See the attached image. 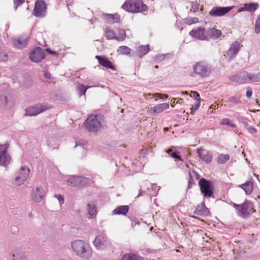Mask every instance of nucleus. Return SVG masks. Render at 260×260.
Masks as SVG:
<instances>
[{
	"label": "nucleus",
	"mask_w": 260,
	"mask_h": 260,
	"mask_svg": "<svg viewBox=\"0 0 260 260\" xmlns=\"http://www.w3.org/2000/svg\"><path fill=\"white\" fill-rule=\"evenodd\" d=\"M104 117L101 114L90 115L84 122L85 128L88 132H97L102 126L106 125Z\"/></svg>",
	"instance_id": "obj_1"
},
{
	"label": "nucleus",
	"mask_w": 260,
	"mask_h": 260,
	"mask_svg": "<svg viewBox=\"0 0 260 260\" xmlns=\"http://www.w3.org/2000/svg\"><path fill=\"white\" fill-rule=\"evenodd\" d=\"M125 11L131 13L143 12L147 11L148 7L141 0L126 1L122 5Z\"/></svg>",
	"instance_id": "obj_2"
},
{
	"label": "nucleus",
	"mask_w": 260,
	"mask_h": 260,
	"mask_svg": "<svg viewBox=\"0 0 260 260\" xmlns=\"http://www.w3.org/2000/svg\"><path fill=\"white\" fill-rule=\"evenodd\" d=\"M71 245L76 254L82 257H87L91 254L89 245L83 240H75L72 242Z\"/></svg>",
	"instance_id": "obj_3"
},
{
	"label": "nucleus",
	"mask_w": 260,
	"mask_h": 260,
	"mask_svg": "<svg viewBox=\"0 0 260 260\" xmlns=\"http://www.w3.org/2000/svg\"><path fill=\"white\" fill-rule=\"evenodd\" d=\"M231 80L240 84H243L247 83L249 81H258L260 80V77L244 72L238 75L232 77Z\"/></svg>",
	"instance_id": "obj_4"
},
{
	"label": "nucleus",
	"mask_w": 260,
	"mask_h": 260,
	"mask_svg": "<svg viewBox=\"0 0 260 260\" xmlns=\"http://www.w3.org/2000/svg\"><path fill=\"white\" fill-rule=\"evenodd\" d=\"M234 207L238 211V215L243 217L248 216L254 211L252 204L248 201H245L243 204L240 205L234 204Z\"/></svg>",
	"instance_id": "obj_5"
},
{
	"label": "nucleus",
	"mask_w": 260,
	"mask_h": 260,
	"mask_svg": "<svg viewBox=\"0 0 260 260\" xmlns=\"http://www.w3.org/2000/svg\"><path fill=\"white\" fill-rule=\"evenodd\" d=\"M51 108V107L50 106L38 104L27 108L26 109L25 115L35 116Z\"/></svg>",
	"instance_id": "obj_6"
},
{
	"label": "nucleus",
	"mask_w": 260,
	"mask_h": 260,
	"mask_svg": "<svg viewBox=\"0 0 260 260\" xmlns=\"http://www.w3.org/2000/svg\"><path fill=\"white\" fill-rule=\"evenodd\" d=\"M190 35L193 38L201 40H207L209 39L208 29H206L204 27H198L192 29L189 32Z\"/></svg>",
	"instance_id": "obj_7"
},
{
	"label": "nucleus",
	"mask_w": 260,
	"mask_h": 260,
	"mask_svg": "<svg viewBox=\"0 0 260 260\" xmlns=\"http://www.w3.org/2000/svg\"><path fill=\"white\" fill-rule=\"evenodd\" d=\"M47 5L43 0H38L36 2L33 14L37 17H43L45 16Z\"/></svg>",
	"instance_id": "obj_8"
},
{
	"label": "nucleus",
	"mask_w": 260,
	"mask_h": 260,
	"mask_svg": "<svg viewBox=\"0 0 260 260\" xmlns=\"http://www.w3.org/2000/svg\"><path fill=\"white\" fill-rule=\"evenodd\" d=\"M202 193L205 197H210L213 193V185L211 183L205 179H202L199 181Z\"/></svg>",
	"instance_id": "obj_9"
},
{
	"label": "nucleus",
	"mask_w": 260,
	"mask_h": 260,
	"mask_svg": "<svg viewBox=\"0 0 260 260\" xmlns=\"http://www.w3.org/2000/svg\"><path fill=\"white\" fill-rule=\"evenodd\" d=\"M8 145H0V165L6 166L9 164L11 157L8 153Z\"/></svg>",
	"instance_id": "obj_10"
},
{
	"label": "nucleus",
	"mask_w": 260,
	"mask_h": 260,
	"mask_svg": "<svg viewBox=\"0 0 260 260\" xmlns=\"http://www.w3.org/2000/svg\"><path fill=\"white\" fill-rule=\"evenodd\" d=\"M30 173L29 169L25 166L22 167L15 178L16 184L19 185L26 180Z\"/></svg>",
	"instance_id": "obj_11"
},
{
	"label": "nucleus",
	"mask_w": 260,
	"mask_h": 260,
	"mask_svg": "<svg viewBox=\"0 0 260 260\" xmlns=\"http://www.w3.org/2000/svg\"><path fill=\"white\" fill-rule=\"evenodd\" d=\"M193 71L194 73L203 77L208 76L210 72L209 68L202 62L197 63L193 67Z\"/></svg>",
	"instance_id": "obj_12"
},
{
	"label": "nucleus",
	"mask_w": 260,
	"mask_h": 260,
	"mask_svg": "<svg viewBox=\"0 0 260 260\" xmlns=\"http://www.w3.org/2000/svg\"><path fill=\"white\" fill-rule=\"evenodd\" d=\"M45 58V52L41 47L35 48L29 54V58L35 62L41 61Z\"/></svg>",
	"instance_id": "obj_13"
},
{
	"label": "nucleus",
	"mask_w": 260,
	"mask_h": 260,
	"mask_svg": "<svg viewBox=\"0 0 260 260\" xmlns=\"http://www.w3.org/2000/svg\"><path fill=\"white\" fill-rule=\"evenodd\" d=\"M93 243L98 249H104L110 245V242L107 237L101 235L96 236Z\"/></svg>",
	"instance_id": "obj_14"
},
{
	"label": "nucleus",
	"mask_w": 260,
	"mask_h": 260,
	"mask_svg": "<svg viewBox=\"0 0 260 260\" xmlns=\"http://www.w3.org/2000/svg\"><path fill=\"white\" fill-rule=\"evenodd\" d=\"M234 6L227 7H214L209 12V15L214 17L222 16L229 12Z\"/></svg>",
	"instance_id": "obj_15"
},
{
	"label": "nucleus",
	"mask_w": 260,
	"mask_h": 260,
	"mask_svg": "<svg viewBox=\"0 0 260 260\" xmlns=\"http://www.w3.org/2000/svg\"><path fill=\"white\" fill-rule=\"evenodd\" d=\"M169 105L168 103L160 104L149 108L147 112L150 114H158L169 109Z\"/></svg>",
	"instance_id": "obj_16"
},
{
	"label": "nucleus",
	"mask_w": 260,
	"mask_h": 260,
	"mask_svg": "<svg viewBox=\"0 0 260 260\" xmlns=\"http://www.w3.org/2000/svg\"><path fill=\"white\" fill-rule=\"evenodd\" d=\"M240 47L241 45L239 42H234L231 45L230 48L228 50L226 54H224V56L228 57L229 59H231L234 57L235 55L238 53Z\"/></svg>",
	"instance_id": "obj_17"
},
{
	"label": "nucleus",
	"mask_w": 260,
	"mask_h": 260,
	"mask_svg": "<svg viewBox=\"0 0 260 260\" xmlns=\"http://www.w3.org/2000/svg\"><path fill=\"white\" fill-rule=\"evenodd\" d=\"M197 152L200 158L206 163H209L212 159V153L204 149L200 148L198 149Z\"/></svg>",
	"instance_id": "obj_18"
},
{
	"label": "nucleus",
	"mask_w": 260,
	"mask_h": 260,
	"mask_svg": "<svg viewBox=\"0 0 260 260\" xmlns=\"http://www.w3.org/2000/svg\"><path fill=\"white\" fill-rule=\"evenodd\" d=\"M258 6L259 5L257 3L245 4L243 7L238 9V12L248 11L249 12H253L257 9Z\"/></svg>",
	"instance_id": "obj_19"
},
{
	"label": "nucleus",
	"mask_w": 260,
	"mask_h": 260,
	"mask_svg": "<svg viewBox=\"0 0 260 260\" xmlns=\"http://www.w3.org/2000/svg\"><path fill=\"white\" fill-rule=\"evenodd\" d=\"M44 197V189L42 187H37L33 191L32 197L36 202L40 203Z\"/></svg>",
	"instance_id": "obj_20"
},
{
	"label": "nucleus",
	"mask_w": 260,
	"mask_h": 260,
	"mask_svg": "<svg viewBox=\"0 0 260 260\" xmlns=\"http://www.w3.org/2000/svg\"><path fill=\"white\" fill-rule=\"evenodd\" d=\"M95 58L98 60L99 63L107 68L114 69L112 62L110 61L107 57L101 56H96Z\"/></svg>",
	"instance_id": "obj_21"
},
{
	"label": "nucleus",
	"mask_w": 260,
	"mask_h": 260,
	"mask_svg": "<svg viewBox=\"0 0 260 260\" xmlns=\"http://www.w3.org/2000/svg\"><path fill=\"white\" fill-rule=\"evenodd\" d=\"M27 37H20L18 39H14L13 41V44L15 47L20 49L24 48L27 45Z\"/></svg>",
	"instance_id": "obj_22"
},
{
	"label": "nucleus",
	"mask_w": 260,
	"mask_h": 260,
	"mask_svg": "<svg viewBox=\"0 0 260 260\" xmlns=\"http://www.w3.org/2000/svg\"><path fill=\"white\" fill-rule=\"evenodd\" d=\"M188 8H190V10L193 12H196L200 9L201 11H203L204 7L203 6H200L196 2H191L188 4L187 6Z\"/></svg>",
	"instance_id": "obj_23"
},
{
	"label": "nucleus",
	"mask_w": 260,
	"mask_h": 260,
	"mask_svg": "<svg viewBox=\"0 0 260 260\" xmlns=\"http://www.w3.org/2000/svg\"><path fill=\"white\" fill-rule=\"evenodd\" d=\"M208 34L209 39H216L221 36L222 32L219 29L212 28L208 29Z\"/></svg>",
	"instance_id": "obj_24"
},
{
	"label": "nucleus",
	"mask_w": 260,
	"mask_h": 260,
	"mask_svg": "<svg viewBox=\"0 0 260 260\" xmlns=\"http://www.w3.org/2000/svg\"><path fill=\"white\" fill-rule=\"evenodd\" d=\"M194 212L195 214L198 215H207L208 212V210L206 208L204 204H201L197 207Z\"/></svg>",
	"instance_id": "obj_25"
},
{
	"label": "nucleus",
	"mask_w": 260,
	"mask_h": 260,
	"mask_svg": "<svg viewBox=\"0 0 260 260\" xmlns=\"http://www.w3.org/2000/svg\"><path fill=\"white\" fill-rule=\"evenodd\" d=\"M150 50L148 45L140 46L138 47L137 50V54L140 57L143 56L147 53Z\"/></svg>",
	"instance_id": "obj_26"
},
{
	"label": "nucleus",
	"mask_w": 260,
	"mask_h": 260,
	"mask_svg": "<svg viewBox=\"0 0 260 260\" xmlns=\"http://www.w3.org/2000/svg\"><path fill=\"white\" fill-rule=\"evenodd\" d=\"M80 176H73L68 181V185L72 187L80 185Z\"/></svg>",
	"instance_id": "obj_27"
},
{
	"label": "nucleus",
	"mask_w": 260,
	"mask_h": 260,
	"mask_svg": "<svg viewBox=\"0 0 260 260\" xmlns=\"http://www.w3.org/2000/svg\"><path fill=\"white\" fill-rule=\"evenodd\" d=\"M253 184L251 181H248L241 186L247 194H250L253 190Z\"/></svg>",
	"instance_id": "obj_28"
},
{
	"label": "nucleus",
	"mask_w": 260,
	"mask_h": 260,
	"mask_svg": "<svg viewBox=\"0 0 260 260\" xmlns=\"http://www.w3.org/2000/svg\"><path fill=\"white\" fill-rule=\"evenodd\" d=\"M129 207L128 206H120L115 209V214L125 215L128 212Z\"/></svg>",
	"instance_id": "obj_29"
},
{
	"label": "nucleus",
	"mask_w": 260,
	"mask_h": 260,
	"mask_svg": "<svg viewBox=\"0 0 260 260\" xmlns=\"http://www.w3.org/2000/svg\"><path fill=\"white\" fill-rule=\"evenodd\" d=\"M126 37L125 31L123 29H118L115 35V39L118 41H123Z\"/></svg>",
	"instance_id": "obj_30"
},
{
	"label": "nucleus",
	"mask_w": 260,
	"mask_h": 260,
	"mask_svg": "<svg viewBox=\"0 0 260 260\" xmlns=\"http://www.w3.org/2000/svg\"><path fill=\"white\" fill-rule=\"evenodd\" d=\"M121 260H143L142 258L133 254L124 255Z\"/></svg>",
	"instance_id": "obj_31"
},
{
	"label": "nucleus",
	"mask_w": 260,
	"mask_h": 260,
	"mask_svg": "<svg viewBox=\"0 0 260 260\" xmlns=\"http://www.w3.org/2000/svg\"><path fill=\"white\" fill-rule=\"evenodd\" d=\"M88 211L91 216H93L96 214V208L93 204H89L88 205Z\"/></svg>",
	"instance_id": "obj_32"
},
{
	"label": "nucleus",
	"mask_w": 260,
	"mask_h": 260,
	"mask_svg": "<svg viewBox=\"0 0 260 260\" xmlns=\"http://www.w3.org/2000/svg\"><path fill=\"white\" fill-rule=\"evenodd\" d=\"M130 49L126 46L120 47L118 50L117 52L119 54H128L130 53Z\"/></svg>",
	"instance_id": "obj_33"
},
{
	"label": "nucleus",
	"mask_w": 260,
	"mask_h": 260,
	"mask_svg": "<svg viewBox=\"0 0 260 260\" xmlns=\"http://www.w3.org/2000/svg\"><path fill=\"white\" fill-rule=\"evenodd\" d=\"M220 124L221 125H228L233 128L236 127L235 124L232 121L228 118L222 119L220 122Z\"/></svg>",
	"instance_id": "obj_34"
},
{
	"label": "nucleus",
	"mask_w": 260,
	"mask_h": 260,
	"mask_svg": "<svg viewBox=\"0 0 260 260\" xmlns=\"http://www.w3.org/2000/svg\"><path fill=\"white\" fill-rule=\"evenodd\" d=\"M230 158V156L227 154H220L217 158V162L222 164L226 162Z\"/></svg>",
	"instance_id": "obj_35"
},
{
	"label": "nucleus",
	"mask_w": 260,
	"mask_h": 260,
	"mask_svg": "<svg viewBox=\"0 0 260 260\" xmlns=\"http://www.w3.org/2000/svg\"><path fill=\"white\" fill-rule=\"evenodd\" d=\"M90 88V86L86 87L83 84H79L78 86V90L80 96L85 95L87 89Z\"/></svg>",
	"instance_id": "obj_36"
},
{
	"label": "nucleus",
	"mask_w": 260,
	"mask_h": 260,
	"mask_svg": "<svg viewBox=\"0 0 260 260\" xmlns=\"http://www.w3.org/2000/svg\"><path fill=\"white\" fill-rule=\"evenodd\" d=\"M167 153H168L171 157L174 158L182 160L181 158L178 154L176 152H173L172 149H169L166 151Z\"/></svg>",
	"instance_id": "obj_37"
},
{
	"label": "nucleus",
	"mask_w": 260,
	"mask_h": 260,
	"mask_svg": "<svg viewBox=\"0 0 260 260\" xmlns=\"http://www.w3.org/2000/svg\"><path fill=\"white\" fill-rule=\"evenodd\" d=\"M80 185H83L88 183H90L91 182V180L87 178L80 176Z\"/></svg>",
	"instance_id": "obj_38"
},
{
	"label": "nucleus",
	"mask_w": 260,
	"mask_h": 260,
	"mask_svg": "<svg viewBox=\"0 0 260 260\" xmlns=\"http://www.w3.org/2000/svg\"><path fill=\"white\" fill-rule=\"evenodd\" d=\"M255 32L256 34H260V15L258 16L255 22Z\"/></svg>",
	"instance_id": "obj_39"
},
{
	"label": "nucleus",
	"mask_w": 260,
	"mask_h": 260,
	"mask_svg": "<svg viewBox=\"0 0 260 260\" xmlns=\"http://www.w3.org/2000/svg\"><path fill=\"white\" fill-rule=\"evenodd\" d=\"M106 37L109 40H111L114 38V32L112 30H108L106 31Z\"/></svg>",
	"instance_id": "obj_40"
},
{
	"label": "nucleus",
	"mask_w": 260,
	"mask_h": 260,
	"mask_svg": "<svg viewBox=\"0 0 260 260\" xmlns=\"http://www.w3.org/2000/svg\"><path fill=\"white\" fill-rule=\"evenodd\" d=\"M25 0H15L14 1V4L15 7V9H17L18 6L23 4Z\"/></svg>",
	"instance_id": "obj_41"
},
{
	"label": "nucleus",
	"mask_w": 260,
	"mask_h": 260,
	"mask_svg": "<svg viewBox=\"0 0 260 260\" xmlns=\"http://www.w3.org/2000/svg\"><path fill=\"white\" fill-rule=\"evenodd\" d=\"M200 107V102H197V103L195 104L194 106L192 108H190L191 113L193 114Z\"/></svg>",
	"instance_id": "obj_42"
},
{
	"label": "nucleus",
	"mask_w": 260,
	"mask_h": 260,
	"mask_svg": "<svg viewBox=\"0 0 260 260\" xmlns=\"http://www.w3.org/2000/svg\"><path fill=\"white\" fill-rule=\"evenodd\" d=\"M55 197L56 198H57V199L58 200L59 202L60 205H61L62 204H63V203H64V198H63V197L61 195H60V194L55 195Z\"/></svg>",
	"instance_id": "obj_43"
},
{
	"label": "nucleus",
	"mask_w": 260,
	"mask_h": 260,
	"mask_svg": "<svg viewBox=\"0 0 260 260\" xmlns=\"http://www.w3.org/2000/svg\"><path fill=\"white\" fill-rule=\"evenodd\" d=\"M192 94L193 95V96L197 101V102H199L200 100V96L199 94L196 91L192 92Z\"/></svg>",
	"instance_id": "obj_44"
},
{
	"label": "nucleus",
	"mask_w": 260,
	"mask_h": 260,
	"mask_svg": "<svg viewBox=\"0 0 260 260\" xmlns=\"http://www.w3.org/2000/svg\"><path fill=\"white\" fill-rule=\"evenodd\" d=\"M248 131H249V132H250L251 134H254V133H256V129L255 128L252 127H249L248 128Z\"/></svg>",
	"instance_id": "obj_45"
},
{
	"label": "nucleus",
	"mask_w": 260,
	"mask_h": 260,
	"mask_svg": "<svg viewBox=\"0 0 260 260\" xmlns=\"http://www.w3.org/2000/svg\"><path fill=\"white\" fill-rule=\"evenodd\" d=\"M252 91L250 89H248L246 92V96L248 98H250L252 95Z\"/></svg>",
	"instance_id": "obj_46"
},
{
	"label": "nucleus",
	"mask_w": 260,
	"mask_h": 260,
	"mask_svg": "<svg viewBox=\"0 0 260 260\" xmlns=\"http://www.w3.org/2000/svg\"><path fill=\"white\" fill-rule=\"evenodd\" d=\"M44 76L47 79H51V75L50 73L48 72L47 71H45L44 72Z\"/></svg>",
	"instance_id": "obj_47"
},
{
	"label": "nucleus",
	"mask_w": 260,
	"mask_h": 260,
	"mask_svg": "<svg viewBox=\"0 0 260 260\" xmlns=\"http://www.w3.org/2000/svg\"><path fill=\"white\" fill-rule=\"evenodd\" d=\"M161 93H156L152 94V96L153 98H159V99H160V97L161 96Z\"/></svg>",
	"instance_id": "obj_48"
},
{
	"label": "nucleus",
	"mask_w": 260,
	"mask_h": 260,
	"mask_svg": "<svg viewBox=\"0 0 260 260\" xmlns=\"http://www.w3.org/2000/svg\"><path fill=\"white\" fill-rule=\"evenodd\" d=\"M120 18L118 15L115 14V22H119Z\"/></svg>",
	"instance_id": "obj_49"
},
{
	"label": "nucleus",
	"mask_w": 260,
	"mask_h": 260,
	"mask_svg": "<svg viewBox=\"0 0 260 260\" xmlns=\"http://www.w3.org/2000/svg\"><path fill=\"white\" fill-rule=\"evenodd\" d=\"M168 96L167 94H162L161 93V95L160 97V99H165V98L167 99V98H168Z\"/></svg>",
	"instance_id": "obj_50"
},
{
	"label": "nucleus",
	"mask_w": 260,
	"mask_h": 260,
	"mask_svg": "<svg viewBox=\"0 0 260 260\" xmlns=\"http://www.w3.org/2000/svg\"><path fill=\"white\" fill-rule=\"evenodd\" d=\"M46 51L50 53V54H52V53H54V52L53 51H52L49 48H47L46 49Z\"/></svg>",
	"instance_id": "obj_51"
},
{
	"label": "nucleus",
	"mask_w": 260,
	"mask_h": 260,
	"mask_svg": "<svg viewBox=\"0 0 260 260\" xmlns=\"http://www.w3.org/2000/svg\"><path fill=\"white\" fill-rule=\"evenodd\" d=\"M15 260H27V259L25 257H23L20 258V259H18V258H16Z\"/></svg>",
	"instance_id": "obj_52"
},
{
	"label": "nucleus",
	"mask_w": 260,
	"mask_h": 260,
	"mask_svg": "<svg viewBox=\"0 0 260 260\" xmlns=\"http://www.w3.org/2000/svg\"><path fill=\"white\" fill-rule=\"evenodd\" d=\"M174 104H175V101L174 102H172V104H171V106L172 107H174Z\"/></svg>",
	"instance_id": "obj_53"
},
{
	"label": "nucleus",
	"mask_w": 260,
	"mask_h": 260,
	"mask_svg": "<svg viewBox=\"0 0 260 260\" xmlns=\"http://www.w3.org/2000/svg\"><path fill=\"white\" fill-rule=\"evenodd\" d=\"M147 95H149V96H150L151 95V94L150 93H149L148 94H146V98H147Z\"/></svg>",
	"instance_id": "obj_54"
},
{
	"label": "nucleus",
	"mask_w": 260,
	"mask_h": 260,
	"mask_svg": "<svg viewBox=\"0 0 260 260\" xmlns=\"http://www.w3.org/2000/svg\"><path fill=\"white\" fill-rule=\"evenodd\" d=\"M155 68H158V66L156 65V66H155Z\"/></svg>",
	"instance_id": "obj_55"
},
{
	"label": "nucleus",
	"mask_w": 260,
	"mask_h": 260,
	"mask_svg": "<svg viewBox=\"0 0 260 260\" xmlns=\"http://www.w3.org/2000/svg\"><path fill=\"white\" fill-rule=\"evenodd\" d=\"M178 101H179V102H180V101H179V100H178V101H177V103H178Z\"/></svg>",
	"instance_id": "obj_56"
},
{
	"label": "nucleus",
	"mask_w": 260,
	"mask_h": 260,
	"mask_svg": "<svg viewBox=\"0 0 260 260\" xmlns=\"http://www.w3.org/2000/svg\"><path fill=\"white\" fill-rule=\"evenodd\" d=\"M178 101H179V102H180V101H179V100H178V101H177V103H178Z\"/></svg>",
	"instance_id": "obj_57"
},
{
	"label": "nucleus",
	"mask_w": 260,
	"mask_h": 260,
	"mask_svg": "<svg viewBox=\"0 0 260 260\" xmlns=\"http://www.w3.org/2000/svg\"><path fill=\"white\" fill-rule=\"evenodd\" d=\"M178 101H179V102H180V101H179V100H178V101H177V103H178Z\"/></svg>",
	"instance_id": "obj_58"
}]
</instances>
